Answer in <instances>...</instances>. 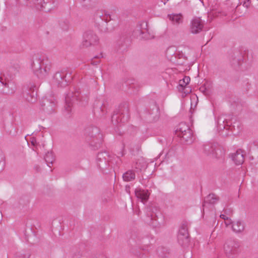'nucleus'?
I'll return each instance as SVG.
<instances>
[{"mask_svg":"<svg viewBox=\"0 0 258 258\" xmlns=\"http://www.w3.org/2000/svg\"><path fill=\"white\" fill-rule=\"evenodd\" d=\"M88 100V95H82L79 89L75 88L74 91L68 93L66 96L65 109L69 113L72 110L75 101L79 102L81 105L84 106L87 104Z\"/></svg>","mask_w":258,"mask_h":258,"instance_id":"1","label":"nucleus"},{"mask_svg":"<svg viewBox=\"0 0 258 258\" xmlns=\"http://www.w3.org/2000/svg\"><path fill=\"white\" fill-rule=\"evenodd\" d=\"M84 134L86 141L93 147L94 150L100 147L103 138L98 127L94 125L88 126L85 128Z\"/></svg>","mask_w":258,"mask_h":258,"instance_id":"2","label":"nucleus"},{"mask_svg":"<svg viewBox=\"0 0 258 258\" xmlns=\"http://www.w3.org/2000/svg\"><path fill=\"white\" fill-rule=\"evenodd\" d=\"M130 114L128 105L126 103L120 104L111 116V122L114 125L124 123L129 119Z\"/></svg>","mask_w":258,"mask_h":258,"instance_id":"3","label":"nucleus"},{"mask_svg":"<svg viewBox=\"0 0 258 258\" xmlns=\"http://www.w3.org/2000/svg\"><path fill=\"white\" fill-rule=\"evenodd\" d=\"M113 158L107 151L99 152L96 157L97 166L102 172L107 173Z\"/></svg>","mask_w":258,"mask_h":258,"instance_id":"4","label":"nucleus"},{"mask_svg":"<svg viewBox=\"0 0 258 258\" xmlns=\"http://www.w3.org/2000/svg\"><path fill=\"white\" fill-rule=\"evenodd\" d=\"M36 60V65L33 62V68L36 70L35 74L39 79H43L48 74L50 65L48 60H41L39 58H37Z\"/></svg>","mask_w":258,"mask_h":258,"instance_id":"5","label":"nucleus"},{"mask_svg":"<svg viewBox=\"0 0 258 258\" xmlns=\"http://www.w3.org/2000/svg\"><path fill=\"white\" fill-rule=\"evenodd\" d=\"M56 104L57 101L53 97L50 98L45 97L40 101L41 109L46 114H51L55 111Z\"/></svg>","mask_w":258,"mask_h":258,"instance_id":"6","label":"nucleus"},{"mask_svg":"<svg viewBox=\"0 0 258 258\" xmlns=\"http://www.w3.org/2000/svg\"><path fill=\"white\" fill-rule=\"evenodd\" d=\"M177 240L179 244L183 246H187L190 242V237L187 230V223L183 222L179 230L177 235Z\"/></svg>","mask_w":258,"mask_h":258,"instance_id":"7","label":"nucleus"},{"mask_svg":"<svg viewBox=\"0 0 258 258\" xmlns=\"http://www.w3.org/2000/svg\"><path fill=\"white\" fill-rule=\"evenodd\" d=\"M99 39L97 35L92 30L86 31L83 35L82 45L84 47H88L98 43Z\"/></svg>","mask_w":258,"mask_h":258,"instance_id":"8","label":"nucleus"},{"mask_svg":"<svg viewBox=\"0 0 258 258\" xmlns=\"http://www.w3.org/2000/svg\"><path fill=\"white\" fill-rule=\"evenodd\" d=\"M176 134L184 143L189 144L194 140L192 131L187 126H184V130H182V128H179L176 131Z\"/></svg>","mask_w":258,"mask_h":258,"instance_id":"9","label":"nucleus"},{"mask_svg":"<svg viewBox=\"0 0 258 258\" xmlns=\"http://www.w3.org/2000/svg\"><path fill=\"white\" fill-rule=\"evenodd\" d=\"M239 244L238 241L233 240H228L224 244V248L226 254L228 257H230L233 254H236L238 252Z\"/></svg>","mask_w":258,"mask_h":258,"instance_id":"10","label":"nucleus"},{"mask_svg":"<svg viewBox=\"0 0 258 258\" xmlns=\"http://www.w3.org/2000/svg\"><path fill=\"white\" fill-rule=\"evenodd\" d=\"M204 22L200 17L194 18L190 23V31L192 34H198L203 29Z\"/></svg>","mask_w":258,"mask_h":258,"instance_id":"11","label":"nucleus"},{"mask_svg":"<svg viewBox=\"0 0 258 258\" xmlns=\"http://www.w3.org/2000/svg\"><path fill=\"white\" fill-rule=\"evenodd\" d=\"M67 75L66 71L56 72L53 76V82L58 87H63L67 86L68 81L66 79Z\"/></svg>","mask_w":258,"mask_h":258,"instance_id":"12","label":"nucleus"},{"mask_svg":"<svg viewBox=\"0 0 258 258\" xmlns=\"http://www.w3.org/2000/svg\"><path fill=\"white\" fill-rule=\"evenodd\" d=\"M106 104L105 102L97 101L94 106V113L97 117L103 116L107 112Z\"/></svg>","mask_w":258,"mask_h":258,"instance_id":"13","label":"nucleus"},{"mask_svg":"<svg viewBox=\"0 0 258 258\" xmlns=\"http://www.w3.org/2000/svg\"><path fill=\"white\" fill-rule=\"evenodd\" d=\"M55 7L54 1L51 0L49 1H45L44 3H38L36 4V9L44 12H48L54 9Z\"/></svg>","mask_w":258,"mask_h":258,"instance_id":"14","label":"nucleus"},{"mask_svg":"<svg viewBox=\"0 0 258 258\" xmlns=\"http://www.w3.org/2000/svg\"><path fill=\"white\" fill-rule=\"evenodd\" d=\"M231 158L237 165H241L244 161V155L241 150H238L235 153L232 154Z\"/></svg>","mask_w":258,"mask_h":258,"instance_id":"15","label":"nucleus"},{"mask_svg":"<svg viewBox=\"0 0 258 258\" xmlns=\"http://www.w3.org/2000/svg\"><path fill=\"white\" fill-rule=\"evenodd\" d=\"M219 200V198L214 194H210L205 199L203 203V211H204L206 204H215Z\"/></svg>","mask_w":258,"mask_h":258,"instance_id":"16","label":"nucleus"},{"mask_svg":"<svg viewBox=\"0 0 258 258\" xmlns=\"http://www.w3.org/2000/svg\"><path fill=\"white\" fill-rule=\"evenodd\" d=\"M130 39L128 35L126 33L122 34L117 41V44L119 47L122 48V51L125 50Z\"/></svg>","mask_w":258,"mask_h":258,"instance_id":"17","label":"nucleus"},{"mask_svg":"<svg viewBox=\"0 0 258 258\" xmlns=\"http://www.w3.org/2000/svg\"><path fill=\"white\" fill-rule=\"evenodd\" d=\"M135 192L137 198L140 199L141 202L143 203L146 202L148 200L149 194L148 191H145L140 188H137L136 189Z\"/></svg>","mask_w":258,"mask_h":258,"instance_id":"18","label":"nucleus"},{"mask_svg":"<svg viewBox=\"0 0 258 258\" xmlns=\"http://www.w3.org/2000/svg\"><path fill=\"white\" fill-rule=\"evenodd\" d=\"M167 17L174 25H179L183 22V16L181 14H169Z\"/></svg>","mask_w":258,"mask_h":258,"instance_id":"19","label":"nucleus"},{"mask_svg":"<svg viewBox=\"0 0 258 258\" xmlns=\"http://www.w3.org/2000/svg\"><path fill=\"white\" fill-rule=\"evenodd\" d=\"M217 143H208L203 146V152L207 155L212 156Z\"/></svg>","mask_w":258,"mask_h":258,"instance_id":"20","label":"nucleus"},{"mask_svg":"<svg viewBox=\"0 0 258 258\" xmlns=\"http://www.w3.org/2000/svg\"><path fill=\"white\" fill-rule=\"evenodd\" d=\"M225 156L224 150L217 144L215 147L212 157L217 159H223Z\"/></svg>","mask_w":258,"mask_h":258,"instance_id":"21","label":"nucleus"},{"mask_svg":"<svg viewBox=\"0 0 258 258\" xmlns=\"http://www.w3.org/2000/svg\"><path fill=\"white\" fill-rule=\"evenodd\" d=\"M135 171L133 170H128L122 175V178L125 181H131L135 179Z\"/></svg>","mask_w":258,"mask_h":258,"instance_id":"22","label":"nucleus"},{"mask_svg":"<svg viewBox=\"0 0 258 258\" xmlns=\"http://www.w3.org/2000/svg\"><path fill=\"white\" fill-rule=\"evenodd\" d=\"M226 119L222 118L221 117H219L217 121V127L219 132L221 131V135L223 136H228V134L226 133L224 134L223 133V130L226 128V124H225V121Z\"/></svg>","mask_w":258,"mask_h":258,"instance_id":"23","label":"nucleus"},{"mask_svg":"<svg viewBox=\"0 0 258 258\" xmlns=\"http://www.w3.org/2000/svg\"><path fill=\"white\" fill-rule=\"evenodd\" d=\"M83 7L88 8H92L95 7L98 3V0H78Z\"/></svg>","mask_w":258,"mask_h":258,"instance_id":"24","label":"nucleus"},{"mask_svg":"<svg viewBox=\"0 0 258 258\" xmlns=\"http://www.w3.org/2000/svg\"><path fill=\"white\" fill-rule=\"evenodd\" d=\"M44 160L47 163V166L50 167V164L52 165L55 160V157L51 151H48L45 154Z\"/></svg>","mask_w":258,"mask_h":258,"instance_id":"25","label":"nucleus"},{"mask_svg":"<svg viewBox=\"0 0 258 258\" xmlns=\"http://www.w3.org/2000/svg\"><path fill=\"white\" fill-rule=\"evenodd\" d=\"M43 240V235L41 231L33 230V245L39 244Z\"/></svg>","mask_w":258,"mask_h":258,"instance_id":"26","label":"nucleus"},{"mask_svg":"<svg viewBox=\"0 0 258 258\" xmlns=\"http://www.w3.org/2000/svg\"><path fill=\"white\" fill-rule=\"evenodd\" d=\"M232 229L234 231L240 233L243 231L244 229V224L240 221H237L232 223Z\"/></svg>","mask_w":258,"mask_h":258,"instance_id":"27","label":"nucleus"},{"mask_svg":"<svg viewBox=\"0 0 258 258\" xmlns=\"http://www.w3.org/2000/svg\"><path fill=\"white\" fill-rule=\"evenodd\" d=\"M190 80V78L188 76H185L182 79L179 81V86L182 89H184L186 86L188 84Z\"/></svg>","mask_w":258,"mask_h":258,"instance_id":"28","label":"nucleus"},{"mask_svg":"<svg viewBox=\"0 0 258 258\" xmlns=\"http://www.w3.org/2000/svg\"><path fill=\"white\" fill-rule=\"evenodd\" d=\"M236 55L234 54V56L233 59V63H237L238 66L241 64V62L243 60V56L239 52H236Z\"/></svg>","mask_w":258,"mask_h":258,"instance_id":"29","label":"nucleus"},{"mask_svg":"<svg viewBox=\"0 0 258 258\" xmlns=\"http://www.w3.org/2000/svg\"><path fill=\"white\" fill-rule=\"evenodd\" d=\"M146 163L144 162H143L142 161H141L140 160H138L136 163L135 165V169H136V171H135L136 172H138V171H141L142 169L144 168L146 166Z\"/></svg>","mask_w":258,"mask_h":258,"instance_id":"30","label":"nucleus"},{"mask_svg":"<svg viewBox=\"0 0 258 258\" xmlns=\"http://www.w3.org/2000/svg\"><path fill=\"white\" fill-rule=\"evenodd\" d=\"M59 25L61 29L63 30H67L69 28V23L67 20L62 21L60 22Z\"/></svg>","mask_w":258,"mask_h":258,"instance_id":"31","label":"nucleus"},{"mask_svg":"<svg viewBox=\"0 0 258 258\" xmlns=\"http://www.w3.org/2000/svg\"><path fill=\"white\" fill-rule=\"evenodd\" d=\"M148 120L149 122H154L157 121L159 118L158 115L156 114L155 116H152V113L148 114Z\"/></svg>","mask_w":258,"mask_h":258,"instance_id":"32","label":"nucleus"},{"mask_svg":"<svg viewBox=\"0 0 258 258\" xmlns=\"http://www.w3.org/2000/svg\"><path fill=\"white\" fill-rule=\"evenodd\" d=\"M224 212L227 215L231 216L233 214V210L231 208H226L224 209Z\"/></svg>","mask_w":258,"mask_h":258,"instance_id":"33","label":"nucleus"},{"mask_svg":"<svg viewBox=\"0 0 258 258\" xmlns=\"http://www.w3.org/2000/svg\"><path fill=\"white\" fill-rule=\"evenodd\" d=\"M25 94L26 99L28 101H30L32 98V96L31 95L30 91H27L25 93Z\"/></svg>","mask_w":258,"mask_h":258,"instance_id":"34","label":"nucleus"},{"mask_svg":"<svg viewBox=\"0 0 258 258\" xmlns=\"http://www.w3.org/2000/svg\"><path fill=\"white\" fill-rule=\"evenodd\" d=\"M33 151H35L38 152V145L36 143V140L34 137H33Z\"/></svg>","mask_w":258,"mask_h":258,"instance_id":"35","label":"nucleus"},{"mask_svg":"<svg viewBox=\"0 0 258 258\" xmlns=\"http://www.w3.org/2000/svg\"><path fill=\"white\" fill-rule=\"evenodd\" d=\"M173 152L172 151H169L165 155V159L167 161L169 159L170 157L172 156Z\"/></svg>","mask_w":258,"mask_h":258,"instance_id":"36","label":"nucleus"},{"mask_svg":"<svg viewBox=\"0 0 258 258\" xmlns=\"http://www.w3.org/2000/svg\"><path fill=\"white\" fill-rule=\"evenodd\" d=\"M45 1L51 2V0H33V7L34 6L36 8V4L38 3H44Z\"/></svg>","mask_w":258,"mask_h":258,"instance_id":"37","label":"nucleus"},{"mask_svg":"<svg viewBox=\"0 0 258 258\" xmlns=\"http://www.w3.org/2000/svg\"><path fill=\"white\" fill-rule=\"evenodd\" d=\"M173 50L172 49V48H168L167 49V51H166V55L167 56H171V55H170V54L172 53V52H173Z\"/></svg>","mask_w":258,"mask_h":258,"instance_id":"38","label":"nucleus"},{"mask_svg":"<svg viewBox=\"0 0 258 258\" xmlns=\"http://www.w3.org/2000/svg\"><path fill=\"white\" fill-rule=\"evenodd\" d=\"M40 82H38L37 83H35L34 84H33V92H34V91L36 90H38L39 87L40 86Z\"/></svg>","mask_w":258,"mask_h":258,"instance_id":"39","label":"nucleus"},{"mask_svg":"<svg viewBox=\"0 0 258 258\" xmlns=\"http://www.w3.org/2000/svg\"><path fill=\"white\" fill-rule=\"evenodd\" d=\"M220 218H221L222 219L226 220H228L229 219V218L228 217H227L224 214H221L220 216Z\"/></svg>","mask_w":258,"mask_h":258,"instance_id":"40","label":"nucleus"},{"mask_svg":"<svg viewBox=\"0 0 258 258\" xmlns=\"http://www.w3.org/2000/svg\"><path fill=\"white\" fill-rule=\"evenodd\" d=\"M150 216L151 217V219L153 220V219H154L155 217H157V213H154V212H153L152 213H151Z\"/></svg>","mask_w":258,"mask_h":258,"instance_id":"41","label":"nucleus"},{"mask_svg":"<svg viewBox=\"0 0 258 258\" xmlns=\"http://www.w3.org/2000/svg\"><path fill=\"white\" fill-rule=\"evenodd\" d=\"M35 170L36 172L39 173L41 171V168H40V167L39 166H36L35 167Z\"/></svg>","mask_w":258,"mask_h":258,"instance_id":"42","label":"nucleus"},{"mask_svg":"<svg viewBox=\"0 0 258 258\" xmlns=\"http://www.w3.org/2000/svg\"><path fill=\"white\" fill-rule=\"evenodd\" d=\"M0 82L3 84L5 86L7 87V83H4L3 81V78L0 76Z\"/></svg>","mask_w":258,"mask_h":258,"instance_id":"43","label":"nucleus"},{"mask_svg":"<svg viewBox=\"0 0 258 258\" xmlns=\"http://www.w3.org/2000/svg\"><path fill=\"white\" fill-rule=\"evenodd\" d=\"M100 62V61L99 60H98V61H95V60H92L91 61V63L93 64V65H97Z\"/></svg>","mask_w":258,"mask_h":258,"instance_id":"44","label":"nucleus"},{"mask_svg":"<svg viewBox=\"0 0 258 258\" xmlns=\"http://www.w3.org/2000/svg\"><path fill=\"white\" fill-rule=\"evenodd\" d=\"M25 139H26V140L27 141V142L28 144H29V143H31V145H32V140H31V138H30V139H29V140H28V139H27V136H26V137H25Z\"/></svg>","mask_w":258,"mask_h":258,"instance_id":"45","label":"nucleus"},{"mask_svg":"<svg viewBox=\"0 0 258 258\" xmlns=\"http://www.w3.org/2000/svg\"><path fill=\"white\" fill-rule=\"evenodd\" d=\"M139 258H146L147 256L144 253H140L139 255Z\"/></svg>","mask_w":258,"mask_h":258,"instance_id":"46","label":"nucleus"},{"mask_svg":"<svg viewBox=\"0 0 258 258\" xmlns=\"http://www.w3.org/2000/svg\"><path fill=\"white\" fill-rule=\"evenodd\" d=\"M200 90L201 91L205 92L206 91V88H204V86H202L201 88H200Z\"/></svg>","mask_w":258,"mask_h":258,"instance_id":"47","label":"nucleus"},{"mask_svg":"<svg viewBox=\"0 0 258 258\" xmlns=\"http://www.w3.org/2000/svg\"><path fill=\"white\" fill-rule=\"evenodd\" d=\"M39 96L38 94V92L37 91H36V97L37 98Z\"/></svg>","mask_w":258,"mask_h":258,"instance_id":"48","label":"nucleus"},{"mask_svg":"<svg viewBox=\"0 0 258 258\" xmlns=\"http://www.w3.org/2000/svg\"><path fill=\"white\" fill-rule=\"evenodd\" d=\"M104 31H105V32H106V31L108 32V31H109V30H108V28H106V29L104 30Z\"/></svg>","mask_w":258,"mask_h":258,"instance_id":"49","label":"nucleus"},{"mask_svg":"<svg viewBox=\"0 0 258 258\" xmlns=\"http://www.w3.org/2000/svg\"><path fill=\"white\" fill-rule=\"evenodd\" d=\"M183 126H185V125H183ZM180 128H182V130H184V126L183 127H181Z\"/></svg>","mask_w":258,"mask_h":258,"instance_id":"50","label":"nucleus"},{"mask_svg":"<svg viewBox=\"0 0 258 258\" xmlns=\"http://www.w3.org/2000/svg\"><path fill=\"white\" fill-rule=\"evenodd\" d=\"M94 58H98V56H94Z\"/></svg>","mask_w":258,"mask_h":258,"instance_id":"51","label":"nucleus"},{"mask_svg":"<svg viewBox=\"0 0 258 258\" xmlns=\"http://www.w3.org/2000/svg\"><path fill=\"white\" fill-rule=\"evenodd\" d=\"M135 87V85H133L132 86V87Z\"/></svg>","mask_w":258,"mask_h":258,"instance_id":"52","label":"nucleus"},{"mask_svg":"<svg viewBox=\"0 0 258 258\" xmlns=\"http://www.w3.org/2000/svg\"><path fill=\"white\" fill-rule=\"evenodd\" d=\"M29 88H30V89L31 90V88H32V86H30Z\"/></svg>","mask_w":258,"mask_h":258,"instance_id":"53","label":"nucleus"},{"mask_svg":"<svg viewBox=\"0 0 258 258\" xmlns=\"http://www.w3.org/2000/svg\"><path fill=\"white\" fill-rule=\"evenodd\" d=\"M100 55H101V57H103L102 53H101Z\"/></svg>","mask_w":258,"mask_h":258,"instance_id":"54","label":"nucleus"},{"mask_svg":"<svg viewBox=\"0 0 258 258\" xmlns=\"http://www.w3.org/2000/svg\"><path fill=\"white\" fill-rule=\"evenodd\" d=\"M247 2H249L250 1V0H247Z\"/></svg>","mask_w":258,"mask_h":258,"instance_id":"55","label":"nucleus"},{"mask_svg":"<svg viewBox=\"0 0 258 258\" xmlns=\"http://www.w3.org/2000/svg\"><path fill=\"white\" fill-rule=\"evenodd\" d=\"M169 0H167V1H168Z\"/></svg>","mask_w":258,"mask_h":258,"instance_id":"56","label":"nucleus"}]
</instances>
